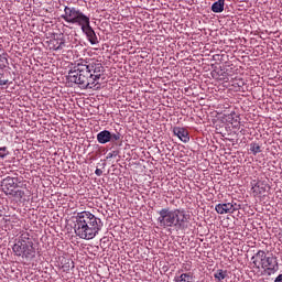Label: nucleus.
Segmentation results:
<instances>
[{
	"instance_id": "4",
	"label": "nucleus",
	"mask_w": 282,
	"mask_h": 282,
	"mask_svg": "<svg viewBox=\"0 0 282 282\" xmlns=\"http://www.w3.org/2000/svg\"><path fill=\"white\" fill-rule=\"evenodd\" d=\"M158 225L160 228H178V230H184L187 228L191 215L186 214L183 209H171L162 208L158 212Z\"/></svg>"
},
{
	"instance_id": "21",
	"label": "nucleus",
	"mask_w": 282,
	"mask_h": 282,
	"mask_svg": "<svg viewBox=\"0 0 282 282\" xmlns=\"http://www.w3.org/2000/svg\"><path fill=\"white\" fill-rule=\"evenodd\" d=\"M65 47V40H62L57 47H55V51L58 52V50H63Z\"/></svg>"
},
{
	"instance_id": "2",
	"label": "nucleus",
	"mask_w": 282,
	"mask_h": 282,
	"mask_svg": "<svg viewBox=\"0 0 282 282\" xmlns=\"http://www.w3.org/2000/svg\"><path fill=\"white\" fill-rule=\"evenodd\" d=\"M74 230L76 237L89 241L102 230V220L90 212H80L75 217Z\"/></svg>"
},
{
	"instance_id": "16",
	"label": "nucleus",
	"mask_w": 282,
	"mask_h": 282,
	"mask_svg": "<svg viewBox=\"0 0 282 282\" xmlns=\"http://www.w3.org/2000/svg\"><path fill=\"white\" fill-rule=\"evenodd\" d=\"M250 151L253 155H257V153H261V145L257 142L250 143Z\"/></svg>"
},
{
	"instance_id": "11",
	"label": "nucleus",
	"mask_w": 282,
	"mask_h": 282,
	"mask_svg": "<svg viewBox=\"0 0 282 282\" xmlns=\"http://www.w3.org/2000/svg\"><path fill=\"white\" fill-rule=\"evenodd\" d=\"M3 191L7 195H12L17 188V181L14 177L7 176L2 182Z\"/></svg>"
},
{
	"instance_id": "17",
	"label": "nucleus",
	"mask_w": 282,
	"mask_h": 282,
	"mask_svg": "<svg viewBox=\"0 0 282 282\" xmlns=\"http://www.w3.org/2000/svg\"><path fill=\"white\" fill-rule=\"evenodd\" d=\"M8 67V55L1 54L0 55V69H6Z\"/></svg>"
},
{
	"instance_id": "23",
	"label": "nucleus",
	"mask_w": 282,
	"mask_h": 282,
	"mask_svg": "<svg viewBox=\"0 0 282 282\" xmlns=\"http://www.w3.org/2000/svg\"><path fill=\"white\" fill-rule=\"evenodd\" d=\"M3 85H8V79H0V87H3Z\"/></svg>"
},
{
	"instance_id": "18",
	"label": "nucleus",
	"mask_w": 282,
	"mask_h": 282,
	"mask_svg": "<svg viewBox=\"0 0 282 282\" xmlns=\"http://www.w3.org/2000/svg\"><path fill=\"white\" fill-rule=\"evenodd\" d=\"M10 155V151H8V147L0 148V159L4 160V158H8Z\"/></svg>"
},
{
	"instance_id": "20",
	"label": "nucleus",
	"mask_w": 282,
	"mask_h": 282,
	"mask_svg": "<svg viewBox=\"0 0 282 282\" xmlns=\"http://www.w3.org/2000/svg\"><path fill=\"white\" fill-rule=\"evenodd\" d=\"M228 120H229V122H231V124H235V122H239V116H237V113H235V112H231L228 116Z\"/></svg>"
},
{
	"instance_id": "15",
	"label": "nucleus",
	"mask_w": 282,
	"mask_h": 282,
	"mask_svg": "<svg viewBox=\"0 0 282 282\" xmlns=\"http://www.w3.org/2000/svg\"><path fill=\"white\" fill-rule=\"evenodd\" d=\"M214 278L216 279V281H224V279L228 278V271L224 270V269H218L215 273H214Z\"/></svg>"
},
{
	"instance_id": "8",
	"label": "nucleus",
	"mask_w": 282,
	"mask_h": 282,
	"mask_svg": "<svg viewBox=\"0 0 282 282\" xmlns=\"http://www.w3.org/2000/svg\"><path fill=\"white\" fill-rule=\"evenodd\" d=\"M261 269L267 270L269 274H274L275 272H279V261L276 260V257H267Z\"/></svg>"
},
{
	"instance_id": "25",
	"label": "nucleus",
	"mask_w": 282,
	"mask_h": 282,
	"mask_svg": "<svg viewBox=\"0 0 282 282\" xmlns=\"http://www.w3.org/2000/svg\"><path fill=\"white\" fill-rule=\"evenodd\" d=\"M108 158H113V154L109 153V154H108Z\"/></svg>"
},
{
	"instance_id": "9",
	"label": "nucleus",
	"mask_w": 282,
	"mask_h": 282,
	"mask_svg": "<svg viewBox=\"0 0 282 282\" xmlns=\"http://www.w3.org/2000/svg\"><path fill=\"white\" fill-rule=\"evenodd\" d=\"M265 183L258 181V180H253L251 181V193L253 195V197H261V195H265Z\"/></svg>"
},
{
	"instance_id": "24",
	"label": "nucleus",
	"mask_w": 282,
	"mask_h": 282,
	"mask_svg": "<svg viewBox=\"0 0 282 282\" xmlns=\"http://www.w3.org/2000/svg\"><path fill=\"white\" fill-rule=\"evenodd\" d=\"M274 282H282V273L275 278Z\"/></svg>"
},
{
	"instance_id": "7",
	"label": "nucleus",
	"mask_w": 282,
	"mask_h": 282,
	"mask_svg": "<svg viewBox=\"0 0 282 282\" xmlns=\"http://www.w3.org/2000/svg\"><path fill=\"white\" fill-rule=\"evenodd\" d=\"M215 210L218 215H232L239 210V207H237V203L235 202L219 203L215 206Z\"/></svg>"
},
{
	"instance_id": "14",
	"label": "nucleus",
	"mask_w": 282,
	"mask_h": 282,
	"mask_svg": "<svg viewBox=\"0 0 282 282\" xmlns=\"http://www.w3.org/2000/svg\"><path fill=\"white\" fill-rule=\"evenodd\" d=\"M225 6H226V0H218L213 3L212 11H214L216 14H219L224 11Z\"/></svg>"
},
{
	"instance_id": "6",
	"label": "nucleus",
	"mask_w": 282,
	"mask_h": 282,
	"mask_svg": "<svg viewBox=\"0 0 282 282\" xmlns=\"http://www.w3.org/2000/svg\"><path fill=\"white\" fill-rule=\"evenodd\" d=\"M120 140H122V134L120 132L111 133L109 130H104L97 134V142H99V144L120 142Z\"/></svg>"
},
{
	"instance_id": "12",
	"label": "nucleus",
	"mask_w": 282,
	"mask_h": 282,
	"mask_svg": "<svg viewBox=\"0 0 282 282\" xmlns=\"http://www.w3.org/2000/svg\"><path fill=\"white\" fill-rule=\"evenodd\" d=\"M173 133H174V135H177V138L181 140V142H184L185 144H186V142L191 141V137L188 135V130L185 128L174 127Z\"/></svg>"
},
{
	"instance_id": "13",
	"label": "nucleus",
	"mask_w": 282,
	"mask_h": 282,
	"mask_svg": "<svg viewBox=\"0 0 282 282\" xmlns=\"http://www.w3.org/2000/svg\"><path fill=\"white\" fill-rule=\"evenodd\" d=\"M193 273H176L174 282H193Z\"/></svg>"
},
{
	"instance_id": "19",
	"label": "nucleus",
	"mask_w": 282,
	"mask_h": 282,
	"mask_svg": "<svg viewBox=\"0 0 282 282\" xmlns=\"http://www.w3.org/2000/svg\"><path fill=\"white\" fill-rule=\"evenodd\" d=\"M13 197H15V199H23L25 197V192L23 189H18L13 192Z\"/></svg>"
},
{
	"instance_id": "1",
	"label": "nucleus",
	"mask_w": 282,
	"mask_h": 282,
	"mask_svg": "<svg viewBox=\"0 0 282 282\" xmlns=\"http://www.w3.org/2000/svg\"><path fill=\"white\" fill-rule=\"evenodd\" d=\"M104 69L105 67H102L101 63L80 58L75 62L68 73V80L75 83V85H79L83 89H87L89 85H94L96 80H100Z\"/></svg>"
},
{
	"instance_id": "3",
	"label": "nucleus",
	"mask_w": 282,
	"mask_h": 282,
	"mask_svg": "<svg viewBox=\"0 0 282 282\" xmlns=\"http://www.w3.org/2000/svg\"><path fill=\"white\" fill-rule=\"evenodd\" d=\"M61 17L66 21V23L79 25L82 32L86 34L90 45H98V36L96 35L94 28H91V21L89 17L83 13V11H80L78 8L66 6L64 8V14Z\"/></svg>"
},
{
	"instance_id": "22",
	"label": "nucleus",
	"mask_w": 282,
	"mask_h": 282,
	"mask_svg": "<svg viewBox=\"0 0 282 282\" xmlns=\"http://www.w3.org/2000/svg\"><path fill=\"white\" fill-rule=\"evenodd\" d=\"M95 174L97 175V177H100V175H102V170L97 169V170L95 171Z\"/></svg>"
},
{
	"instance_id": "10",
	"label": "nucleus",
	"mask_w": 282,
	"mask_h": 282,
	"mask_svg": "<svg viewBox=\"0 0 282 282\" xmlns=\"http://www.w3.org/2000/svg\"><path fill=\"white\" fill-rule=\"evenodd\" d=\"M267 257L268 256L265 254V251L258 250L251 258L253 268H256V270H261L263 263L265 262Z\"/></svg>"
},
{
	"instance_id": "5",
	"label": "nucleus",
	"mask_w": 282,
	"mask_h": 282,
	"mask_svg": "<svg viewBox=\"0 0 282 282\" xmlns=\"http://www.w3.org/2000/svg\"><path fill=\"white\" fill-rule=\"evenodd\" d=\"M13 252L17 257H25V259L34 257V242L30 239V234L25 232L20 236L13 245Z\"/></svg>"
}]
</instances>
